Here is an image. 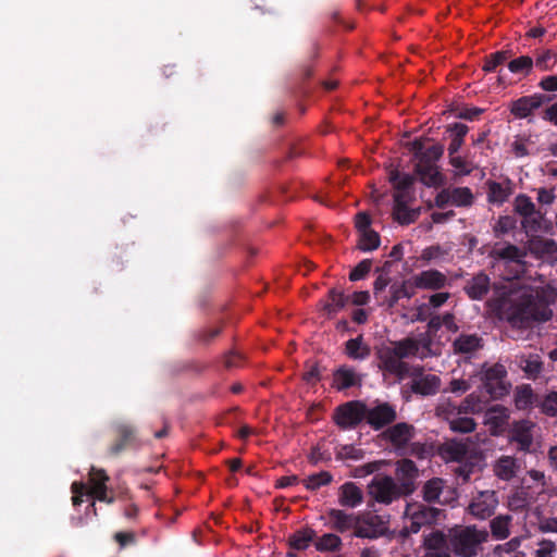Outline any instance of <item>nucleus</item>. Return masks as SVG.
<instances>
[{
    "instance_id": "1",
    "label": "nucleus",
    "mask_w": 557,
    "mask_h": 557,
    "mask_svg": "<svg viewBox=\"0 0 557 557\" xmlns=\"http://www.w3.org/2000/svg\"><path fill=\"white\" fill-rule=\"evenodd\" d=\"M499 314L517 329H528L535 321H547L550 312L541 308L530 290L510 293L497 300Z\"/></svg>"
},
{
    "instance_id": "2",
    "label": "nucleus",
    "mask_w": 557,
    "mask_h": 557,
    "mask_svg": "<svg viewBox=\"0 0 557 557\" xmlns=\"http://www.w3.org/2000/svg\"><path fill=\"white\" fill-rule=\"evenodd\" d=\"M488 533L474 525L455 527L449 530L448 548L458 557H475Z\"/></svg>"
},
{
    "instance_id": "3",
    "label": "nucleus",
    "mask_w": 557,
    "mask_h": 557,
    "mask_svg": "<svg viewBox=\"0 0 557 557\" xmlns=\"http://www.w3.org/2000/svg\"><path fill=\"white\" fill-rule=\"evenodd\" d=\"M513 212L521 218V228L527 235H534L544 230L546 221V211L536 208L532 199L525 194H519L515 197Z\"/></svg>"
},
{
    "instance_id": "4",
    "label": "nucleus",
    "mask_w": 557,
    "mask_h": 557,
    "mask_svg": "<svg viewBox=\"0 0 557 557\" xmlns=\"http://www.w3.org/2000/svg\"><path fill=\"white\" fill-rule=\"evenodd\" d=\"M482 389L492 399H500L509 394L510 383L507 381V370L500 363H494L482 372Z\"/></svg>"
},
{
    "instance_id": "5",
    "label": "nucleus",
    "mask_w": 557,
    "mask_h": 557,
    "mask_svg": "<svg viewBox=\"0 0 557 557\" xmlns=\"http://www.w3.org/2000/svg\"><path fill=\"white\" fill-rule=\"evenodd\" d=\"M366 403L349 400L337 406L333 413L334 423L341 430H354L366 421Z\"/></svg>"
},
{
    "instance_id": "6",
    "label": "nucleus",
    "mask_w": 557,
    "mask_h": 557,
    "mask_svg": "<svg viewBox=\"0 0 557 557\" xmlns=\"http://www.w3.org/2000/svg\"><path fill=\"white\" fill-rule=\"evenodd\" d=\"M367 488L371 500L382 505H391L405 497L397 487V482L389 475H375Z\"/></svg>"
},
{
    "instance_id": "7",
    "label": "nucleus",
    "mask_w": 557,
    "mask_h": 557,
    "mask_svg": "<svg viewBox=\"0 0 557 557\" xmlns=\"http://www.w3.org/2000/svg\"><path fill=\"white\" fill-rule=\"evenodd\" d=\"M426 141H430V138L420 137L406 145L413 154L412 160L416 161L414 166L437 165L436 162L444 153L443 145L434 144L430 147H425Z\"/></svg>"
},
{
    "instance_id": "8",
    "label": "nucleus",
    "mask_w": 557,
    "mask_h": 557,
    "mask_svg": "<svg viewBox=\"0 0 557 557\" xmlns=\"http://www.w3.org/2000/svg\"><path fill=\"white\" fill-rule=\"evenodd\" d=\"M114 433L115 438L108 450L110 456L116 457L126 449H138L141 446L137 429L129 423H116Z\"/></svg>"
},
{
    "instance_id": "9",
    "label": "nucleus",
    "mask_w": 557,
    "mask_h": 557,
    "mask_svg": "<svg viewBox=\"0 0 557 557\" xmlns=\"http://www.w3.org/2000/svg\"><path fill=\"white\" fill-rule=\"evenodd\" d=\"M418 475L419 470L411 459L404 458L397 461L394 480L404 496H409L416 491Z\"/></svg>"
},
{
    "instance_id": "10",
    "label": "nucleus",
    "mask_w": 557,
    "mask_h": 557,
    "mask_svg": "<svg viewBox=\"0 0 557 557\" xmlns=\"http://www.w3.org/2000/svg\"><path fill=\"white\" fill-rule=\"evenodd\" d=\"M366 422L374 431L383 430L385 426L392 424L397 419V412L393 405L388 403H379L373 407L366 405Z\"/></svg>"
},
{
    "instance_id": "11",
    "label": "nucleus",
    "mask_w": 557,
    "mask_h": 557,
    "mask_svg": "<svg viewBox=\"0 0 557 557\" xmlns=\"http://www.w3.org/2000/svg\"><path fill=\"white\" fill-rule=\"evenodd\" d=\"M554 96L546 94H534L531 96H523L510 103V113L517 119H527L534 110L541 108L543 104L550 102Z\"/></svg>"
},
{
    "instance_id": "12",
    "label": "nucleus",
    "mask_w": 557,
    "mask_h": 557,
    "mask_svg": "<svg viewBox=\"0 0 557 557\" xmlns=\"http://www.w3.org/2000/svg\"><path fill=\"white\" fill-rule=\"evenodd\" d=\"M376 358L379 360V368L382 371L398 377H404L409 372L408 363L398 358L394 349H391V346L379 348L376 350Z\"/></svg>"
},
{
    "instance_id": "13",
    "label": "nucleus",
    "mask_w": 557,
    "mask_h": 557,
    "mask_svg": "<svg viewBox=\"0 0 557 557\" xmlns=\"http://www.w3.org/2000/svg\"><path fill=\"white\" fill-rule=\"evenodd\" d=\"M381 436L399 451L405 449L414 436V428L407 422H398L383 431Z\"/></svg>"
},
{
    "instance_id": "14",
    "label": "nucleus",
    "mask_w": 557,
    "mask_h": 557,
    "mask_svg": "<svg viewBox=\"0 0 557 557\" xmlns=\"http://www.w3.org/2000/svg\"><path fill=\"white\" fill-rule=\"evenodd\" d=\"M498 504L495 492L484 491L479 493L476 497L470 503L468 510L469 512L481 520L490 518Z\"/></svg>"
},
{
    "instance_id": "15",
    "label": "nucleus",
    "mask_w": 557,
    "mask_h": 557,
    "mask_svg": "<svg viewBox=\"0 0 557 557\" xmlns=\"http://www.w3.org/2000/svg\"><path fill=\"white\" fill-rule=\"evenodd\" d=\"M386 527L382 518L377 515H367L362 519L359 517L354 536L359 539H377L384 535Z\"/></svg>"
},
{
    "instance_id": "16",
    "label": "nucleus",
    "mask_w": 557,
    "mask_h": 557,
    "mask_svg": "<svg viewBox=\"0 0 557 557\" xmlns=\"http://www.w3.org/2000/svg\"><path fill=\"white\" fill-rule=\"evenodd\" d=\"M416 294V287L412 280L403 282H395L389 286L388 295L383 296L380 306H385L387 309H393L400 299H410Z\"/></svg>"
},
{
    "instance_id": "17",
    "label": "nucleus",
    "mask_w": 557,
    "mask_h": 557,
    "mask_svg": "<svg viewBox=\"0 0 557 557\" xmlns=\"http://www.w3.org/2000/svg\"><path fill=\"white\" fill-rule=\"evenodd\" d=\"M109 480V475L106 473L103 469H97L95 467H91L89 473V481L91 484L89 491L90 496H92L99 502L112 504L114 502V497L108 496L107 483Z\"/></svg>"
},
{
    "instance_id": "18",
    "label": "nucleus",
    "mask_w": 557,
    "mask_h": 557,
    "mask_svg": "<svg viewBox=\"0 0 557 557\" xmlns=\"http://www.w3.org/2000/svg\"><path fill=\"white\" fill-rule=\"evenodd\" d=\"M484 345L483 338L473 333H461L451 343L453 352L455 355H461L471 357L478 350L482 349Z\"/></svg>"
},
{
    "instance_id": "19",
    "label": "nucleus",
    "mask_w": 557,
    "mask_h": 557,
    "mask_svg": "<svg viewBox=\"0 0 557 557\" xmlns=\"http://www.w3.org/2000/svg\"><path fill=\"white\" fill-rule=\"evenodd\" d=\"M413 286L420 289L437 290L447 285V277L438 270H425L411 277Z\"/></svg>"
},
{
    "instance_id": "20",
    "label": "nucleus",
    "mask_w": 557,
    "mask_h": 557,
    "mask_svg": "<svg viewBox=\"0 0 557 557\" xmlns=\"http://www.w3.org/2000/svg\"><path fill=\"white\" fill-rule=\"evenodd\" d=\"M491 289V278L483 271L473 275L471 278L466 281L463 290L466 295L472 300L484 299Z\"/></svg>"
},
{
    "instance_id": "21",
    "label": "nucleus",
    "mask_w": 557,
    "mask_h": 557,
    "mask_svg": "<svg viewBox=\"0 0 557 557\" xmlns=\"http://www.w3.org/2000/svg\"><path fill=\"white\" fill-rule=\"evenodd\" d=\"M408 199L404 193L394 194L393 219L400 225H409L416 222L420 215V209H409Z\"/></svg>"
},
{
    "instance_id": "22",
    "label": "nucleus",
    "mask_w": 557,
    "mask_h": 557,
    "mask_svg": "<svg viewBox=\"0 0 557 557\" xmlns=\"http://www.w3.org/2000/svg\"><path fill=\"white\" fill-rule=\"evenodd\" d=\"M441 510L422 503H409L405 509V516L409 519H417L423 525H430L437 521Z\"/></svg>"
},
{
    "instance_id": "23",
    "label": "nucleus",
    "mask_w": 557,
    "mask_h": 557,
    "mask_svg": "<svg viewBox=\"0 0 557 557\" xmlns=\"http://www.w3.org/2000/svg\"><path fill=\"white\" fill-rule=\"evenodd\" d=\"M488 257L495 261L521 263L525 253L518 246L506 243L495 244L488 252Z\"/></svg>"
},
{
    "instance_id": "24",
    "label": "nucleus",
    "mask_w": 557,
    "mask_h": 557,
    "mask_svg": "<svg viewBox=\"0 0 557 557\" xmlns=\"http://www.w3.org/2000/svg\"><path fill=\"white\" fill-rule=\"evenodd\" d=\"M361 376L350 367L342 366L333 373L332 386L337 391H345L354 386H361Z\"/></svg>"
},
{
    "instance_id": "25",
    "label": "nucleus",
    "mask_w": 557,
    "mask_h": 557,
    "mask_svg": "<svg viewBox=\"0 0 557 557\" xmlns=\"http://www.w3.org/2000/svg\"><path fill=\"white\" fill-rule=\"evenodd\" d=\"M534 424L530 421L517 423L511 433V441L517 444V449L523 453L531 451L533 445L532 429Z\"/></svg>"
},
{
    "instance_id": "26",
    "label": "nucleus",
    "mask_w": 557,
    "mask_h": 557,
    "mask_svg": "<svg viewBox=\"0 0 557 557\" xmlns=\"http://www.w3.org/2000/svg\"><path fill=\"white\" fill-rule=\"evenodd\" d=\"M441 379L435 374H426V376L411 380L410 389L416 395L434 396L440 392Z\"/></svg>"
},
{
    "instance_id": "27",
    "label": "nucleus",
    "mask_w": 557,
    "mask_h": 557,
    "mask_svg": "<svg viewBox=\"0 0 557 557\" xmlns=\"http://www.w3.org/2000/svg\"><path fill=\"white\" fill-rule=\"evenodd\" d=\"M327 516L332 522V529L337 532L344 533L350 529L356 530L359 522V516L347 513L342 509L332 508L327 511Z\"/></svg>"
},
{
    "instance_id": "28",
    "label": "nucleus",
    "mask_w": 557,
    "mask_h": 557,
    "mask_svg": "<svg viewBox=\"0 0 557 557\" xmlns=\"http://www.w3.org/2000/svg\"><path fill=\"white\" fill-rule=\"evenodd\" d=\"M338 503L343 507L356 508L363 503V493L354 482H346L339 487Z\"/></svg>"
},
{
    "instance_id": "29",
    "label": "nucleus",
    "mask_w": 557,
    "mask_h": 557,
    "mask_svg": "<svg viewBox=\"0 0 557 557\" xmlns=\"http://www.w3.org/2000/svg\"><path fill=\"white\" fill-rule=\"evenodd\" d=\"M414 174L428 187H440L445 178L437 165L414 166Z\"/></svg>"
},
{
    "instance_id": "30",
    "label": "nucleus",
    "mask_w": 557,
    "mask_h": 557,
    "mask_svg": "<svg viewBox=\"0 0 557 557\" xmlns=\"http://www.w3.org/2000/svg\"><path fill=\"white\" fill-rule=\"evenodd\" d=\"M539 394H535L529 384L518 386L515 392V405L519 410H528L537 407L540 400Z\"/></svg>"
},
{
    "instance_id": "31",
    "label": "nucleus",
    "mask_w": 557,
    "mask_h": 557,
    "mask_svg": "<svg viewBox=\"0 0 557 557\" xmlns=\"http://www.w3.org/2000/svg\"><path fill=\"white\" fill-rule=\"evenodd\" d=\"M486 186L487 201L493 205L502 206L512 193L510 182L505 185L495 181H487Z\"/></svg>"
},
{
    "instance_id": "32",
    "label": "nucleus",
    "mask_w": 557,
    "mask_h": 557,
    "mask_svg": "<svg viewBox=\"0 0 557 557\" xmlns=\"http://www.w3.org/2000/svg\"><path fill=\"white\" fill-rule=\"evenodd\" d=\"M371 354L369 345L363 343V336L359 335L345 343V355L352 360H366Z\"/></svg>"
},
{
    "instance_id": "33",
    "label": "nucleus",
    "mask_w": 557,
    "mask_h": 557,
    "mask_svg": "<svg viewBox=\"0 0 557 557\" xmlns=\"http://www.w3.org/2000/svg\"><path fill=\"white\" fill-rule=\"evenodd\" d=\"M519 466L516 458L511 456H502L494 465V473L504 481H510L516 476Z\"/></svg>"
},
{
    "instance_id": "34",
    "label": "nucleus",
    "mask_w": 557,
    "mask_h": 557,
    "mask_svg": "<svg viewBox=\"0 0 557 557\" xmlns=\"http://www.w3.org/2000/svg\"><path fill=\"white\" fill-rule=\"evenodd\" d=\"M315 535V531L311 528L299 529L289 535L288 545L294 550H305L313 542Z\"/></svg>"
},
{
    "instance_id": "35",
    "label": "nucleus",
    "mask_w": 557,
    "mask_h": 557,
    "mask_svg": "<svg viewBox=\"0 0 557 557\" xmlns=\"http://www.w3.org/2000/svg\"><path fill=\"white\" fill-rule=\"evenodd\" d=\"M517 363L530 380H535L543 370V362L539 355L520 356Z\"/></svg>"
},
{
    "instance_id": "36",
    "label": "nucleus",
    "mask_w": 557,
    "mask_h": 557,
    "mask_svg": "<svg viewBox=\"0 0 557 557\" xmlns=\"http://www.w3.org/2000/svg\"><path fill=\"white\" fill-rule=\"evenodd\" d=\"M349 301V296L344 292L332 288L327 294V301L324 305V310L329 317L335 315L338 311L344 309Z\"/></svg>"
},
{
    "instance_id": "37",
    "label": "nucleus",
    "mask_w": 557,
    "mask_h": 557,
    "mask_svg": "<svg viewBox=\"0 0 557 557\" xmlns=\"http://www.w3.org/2000/svg\"><path fill=\"white\" fill-rule=\"evenodd\" d=\"M414 176L408 173H400L398 170L389 172V182L393 184L396 193H404L405 199L409 197V189L414 183Z\"/></svg>"
},
{
    "instance_id": "38",
    "label": "nucleus",
    "mask_w": 557,
    "mask_h": 557,
    "mask_svg": "<svg viewBox=\"0 0 557 557\" xmlns=\"http://www.w3.org/2000/svg\"><path fill=\"white\" fill-rule=\"evenodd\" d=\"M389 267L391 262L386 261L381 269H376V272H380V274L373 283V295L379 305L383 296H387V294H385V289L391 283V278L387 273Z\"/></svg>"
},
{
    "instance_id": "39",
    "label": "nucleus",
    "mask_w": 557,
    "mask_h": 557,
    "mask_svg": "<svg viewBox=\"0 0 557 557\" xmlns=\"http://www.w3.org/2000/svg\"><path fill=\"white\" fill-rule=\"evenodd\" d=\"M444 487V480L433 478L426 481L422 487V497L426 503H435L440 499Z\"/></svg>"
},
{
    "instance_id": "40",
    "label": "nucleus",
    "mask_w": 557,
    "mask_h": 557,
    "mask_svg": "<svg viewBox=\"0 0 557 557\" xmlns=\"http://www.w3.org/2000/svg\"><path fill=\"white\" fill-rule=\"evenodd\" d=\"M342 539L334 533L323 534L314 542V547L318 552H338L342 548Z\"/></svg>"
},
{
    "instance_id": "41",
    "label": "nucleus",
    "mask_w": 557,
    "mask_h": 557,
    "mask_svg": "<svg viewBox=\"0 0 557 557\" xmlns=\"http://www.w3.org/2000/svg\"><path fill=\"white\" fill-rule=\"evenodd\" d=\"M510 516H497L491 520L490 527L492 536L495 540H505L509 536Z\"/></svg>"
},
{
    "instance_id": "42",
    "label": "nucleus",
    "mask_w": 557,
    "mask_h": 557,
    "mask_svg": "<svg viewBox=\"0 0 557 557\" xmlns=\"http://www.w3.org/2000/svg\"><path fill=\"white\" fill-rule=\"evenodd\" d=\"M391 349L397 354L401 360L408 357L418 356V343L414 338L407 337L395 342Z\"/></svg>"
},
{
    "instance_id": "43",
    "label": "nucleus",
    "mask_w": 557,
    "mask_h": 557,
    "mask_svg": "<svg viewBox=\"0 0 557 557\" xmlns=\"http://www.w3.org/2000/svg\"><path fill=\"white\" fill-rule=\"evenodd\" d=\"M423 546L425 552L446 550L448 539L441 531L431 532L424 536Z\"/></svg>"
},
{
    "instance_id": "44",
    "label": "nucleus",
    "mask_w": 557,
    "mask_h": 557,
    "mask_svg": "<svg viewBox=\"0 0 557 557\" xmlns=\"http://www.w3.org/2000/svg\"><path fill=\"white\" fill-rule=\"evenodd\" d=\"M449 193L451 205L456 207H469L473 203V194L469 187H454Z\"/></svg>"
},
{
    "instance_id": "45",
    "label": "nucleus",
    "mask_w": 557,
    "mask_h": 557,
    "mask_svg": "<svg viewBox=\"0 0 557 557\" xmlns=\"http://www.w3.org/2000/svg\"><path fill=\"white\" fill-rule=\"evenodd\" d=\"M536 252L550 260H557V242L550 238H540L533 243Z\"/></svg>"
},
{
    "instance_id": "46",
    "label": "nucleus",
    "mask_w": 557,
    "mask_h": 557,
    "mask_svg": "<svg viewBox=\"0 0 557 557\" xmlns=\"http://www.w3.org/2000/svg\"><path fill=\"white\" fill-rule=\"evenodd\" d=\"M381 238L377 232L369 230L359 234L358 248L362 251H372L379 248Z\"/></svg>"
},
{
    "instance_id": "47",
    "label": "nucleus",
    "mask_w": 557,
    "mask_h": 557,
    "mask_svg": "<svg viewBox=\"0 0 557 557\" xmlns=\"http://www.w3.org/2000/svg\"><path fill=\"white\" fill-rule=\"evenodd\" d=\"M333 481V475L329 471L313 473L304 480L305 487L309 491H317L321 486L329 485Z\"/></svg>"
},
{
    "instance_id": "48",
    "label": "nucleus",
    "mask_w": 557,
    "mask_h": 557,
    "mask_svg": "<svg viewBox=\"0 0 557 557\" xmlns=\"http://www.w3.org/2000/svg\"><path fill=\"white\" fill-rule=\"evenodd\" d=\"M517 219L513 215H500L496 221L493 232L495 237L500 238L517 227Z\"/></svg>"
},
{
    "instance_id": "49",
    "label": "nucleus",
    "mask_w": 557,
    "mask_h": 557,
    "mask_svg": "<svg viewBox=\"0 0 557 557\" xmlns=\"http://www.w3.org/2000/svg\"><path fill=\"white\" fill-rule=\"evenodd\" d=\"M533 59L529 55H521L508 63V69L513 74L529 75L533 69Z\"/></svg>"
},
{
    "instance_id": "50",
    "label": "nucleus",
    "mask_w": 557,
    "mask_h": 557,
    "mask_svg": "<svg viewBox=\"0 0 557 557\" xmlns=\"http://www.w3.org/2000/svg\"><path fill=\"white\" fill-rule=\"evenodd\" d=\"M449 164L456 170L457 175H470L476 168L474 163L461 156L449 157Z\"/></svg>"
},
{
    "instance_id": "51",
    "label": "nucleus",
    "mask_w": 557,
    "mask_h": 557,
    "mask_svg": "<svg viewBox=\"0 0 557 557\" xmlns=\"http://www.w3.org/2000/svg\"><path fill=\"white\" fill-rule=\"evenodd\" d=\"M510 55L511 51L509 50H502L491 53L485 58L482 70L486 73L494 72L496 67L503 64Z\"/></svg>"
},
{
    "instance_id": "52",
    "label": "nucleus",
    "mask_w": 557,
    "mask_h": 557,
    "mask_svg": "<svg viewBox=\"0 0 557 557\" xmlns=\"http://www.w3.org/2000/svg\"><path fill=\"white\" fill-rule=\"evenodd\" d=\"M475 421L469 417L457 416L449 423V428L453 432L461 434L473 432L475 430Z\"/></svg>"
},
{
    "instance_id": "53",
    "label": "nucleus",
    "mask_w": 557,
    "mask_h": 557,
    "mask_svg": "<svg viewBox=\"0 0 557 557\" xmlns=\"http://www.w3.org/2000/svg\"><path fill=\"white\" fill-rule=\"evenodd\" d=\"M537 407L549 417L557 416V392H550L545 396H540Z\"/></svg>"
},
{
    "instance_id": "54",
    "label": "nucleus",
    "mask_w": 557,
    "mask_h": 557,
    "mask_svg": "<svg viewBox=\"0 0 557 557\" xmlns=\"http://www.w3.org/2000/svg\"><path fill=\"white\" fill-rule=\"evenodd\" d=\"M416 342L418 343V355L420 356L421 359L436 355L432 350L433 338L432 334H430L429 332L420 334L419 338H417Z\"/></svg>"
},
{
    "instance_id": "55",
    "label": "nucleus",
    "mask_w": 557,
    "mask_h": 557,
    "mask_svg": "<svg viewBox=\"0 0 557 557\" xmlns=\"http://www.w3.org/2000/svg\"><path fill=\"white\" fill-rule=\"evenodd\" d=\"M364 456V451L355 445H343L336 451V458L341 460H360Z\"/></svg>"
},
{
    "instance_id": "56",
    "label": "nucleus",
    "mask_w": 557,
    "mask_h": 557,
    "mask_svg": "<svg viewBox=\"0 0 557 557\" xmlns=\"http://www.w3.org/2000/svg\"><path fill=\"white\" fill-rule=\"evenodd\" d=\"M372 268V260L371 259H363L361 260L349 273V280L351 282H357L360 280H363Z\"/></svg>"
},
{
    "instance_id": "57",
    "label": "nucleus",
    "mask_w": 557,
    "mask_h": 557,
    "mask_svg": "<svg viewBox=\"0 0 557 557\" xmlns=\"http://www.w3.org/2000/svg\"><path fill=\"white\" fill-rule=\"evenodd\" d=\"M557 62V54L552 50H545L541 53L535 61V65L542 70L547 71Z\"/></svg>"
},
{
    "instance_id": "58",
    "label": "nucleus",
    "mask_w": 557,
    "mask_h": 557,
    "mask_svg": "<svg viewBox=\"0 0 557 557\" xmlns=\"http://www.w3.org/2000/svg\"><path fill=\"white\" fill-rule=\"evenodd\" d=\"M535 191H536V200L541 207L550 206L554 203V201L556 199L554 188L540 187V188L535 189Z\"/></svg>"
},
{
    "instance_id": "59",
    "label": "nucleus",
    "mask_w": 557,
    "mask_h": 557,
    "mask_svg": "<svg viewBox=\"0 0 557 557\" xmlns=\"http://www.w3.org/2000/svg\"><path fill=\"white\" fill-rule=\"evenodd\" d=\"M458 409L456 406H454L453 404L450 403H447V404H441L436 407V414L446 420L448 422V424L450 423V421L459 416V413H457Z\"/></svg>"
},
{
    "instance_id": "60",
    "label": "nucleus",
    "mask_w": 557,
    "mask_h": 557,
    "mask_svg": "<svg viewBox=\"0 0 557 557\" xmlns=\"http://www.w3.org/2000/svg\"><path fill=\"white\" fill-rule=\"evenodd\" d=\"M447 453L453 460L461 461L467 457L468 447L462 443H451L448 445Z\"/></svg>"
},
{
    "instance_id": "61",
    "label": "nucleus",
    "mask_w": 557,
    "mask_h": 557,
    "mask_svg": "<svg viewBox=\"0 0 557 557\" xmlns=\"http://www.w3.org/2000/svg\"><path fill=\"white\" fill-rule=\"evenodd\" d=\"M471 387L469 381L463 379H454L450 381L448 388L445 392H449L456 395H462L468 392Z\"/></svg>"
},
{
    "instance_id": "62",
    "label": "nucleus",
    "mask_w": 557,
    "mask_h": 557,
    "mask_svg": "<svg viewBox=\"0 0 557 557\" xmlns=\"http://www.w3.org/2000/svg\"><path fill=\"white\" fill-rule=\"evenodd\" d=\"M555 543L548 540H543L539 543V548L535 550V557H555Z\"/></svg>"
},
{
    "instance_id": "63",
    "label": "nucleus",
    "mask_w": 557,
    "mask_h": 557,
    "mask_svg": "<svg viewBox=\"0 0 557 557\" xmlns=\"http://www.w3.org/2000/svg\"><path fill=\"white\" fill-rule=\"evenodd\" d=\"M372 219L371 216L364 212H358L355 216V226L357 231L360 233L372 230L371 228Z\"/></svg>"
},
{
    "instance_id": "64",
    "label": "nucleus",
    "mask_w": 557,
    "mask_h": 557,
    "mask_svg": "<svg viewBox=\"0 0 557 557\" xmlns=\"http://www.w3.org/2000/svg\"><path fill=\"white\" fill-rule=\"evenodd\" d=\"M446 132L449 133L450 137L465 139L467 133L469 132V127L462 123H453L446 127Z\"/></svg>"
}]
</instances>
